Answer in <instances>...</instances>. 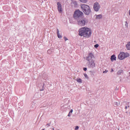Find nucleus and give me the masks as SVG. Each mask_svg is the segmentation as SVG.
<instances>
[{"mask_svg": "<svg viewBox=\"0 0 130 130\" xmlns=\"http://www.w3.org/2000/svg\"><path fill=\"white\" fill-rule=\"evenodd\" d=\"M78 31L79 36L86 38H90L92 35V30L88 27H81L79 28Z\"/></svg>", "mask_w": 130, "mask_h": 130, "instance_id": "obj_1", "label": "nucleus"}, {"mask_svg": "<svg viewBox=\"0 0 130 130\" xmlns=\"http://www.w3.org/2000/svg\"><path fill=\"white\" fill-rule=\"evenodd\" d=\"M81 9L82 12L86 15H89L91 12V10L89 6L85 4H81Z\"/></svg>", "mask_w": 130, "mask_h": 130, "instance_id": "obj_2", "label": "nucleus"}, {"mask_svg": "<svg viewBox=\"0 0 130 130\" xmlns=\"http://www.w3.org/2000/svg\"><path fill=\"white\" fill-rule=\"evenodd\" d=\"M83 13L79 10H76L73 14V17L75 19L81 18L83 16Z\"/></svg>", "mask_w": 130, "mask_h": 130, "instance_id": "obj_3", "label": "nucleus"}, {"mask_svg": "<svg viewBox=\"0 0 130 130\" xmlns=\"http://www.w3.org/2000/svg\"><path fill=\"white\" fill-rule=\"evenodd\" d=\"M128 57H129V54L128 53H125L124 52H121L118 55V58L121 60H123Z\"/></svg>", "mask_w": 130, "mask_h": 130, "instance_id": "obj_4", "label": "nucleus"}, {"mask_svg": "<svg viewBox=\"0 0 130 130\" xmlns=\"http://www.w3.org/2000/svg\"><path fill=\"white\" fill-rule=\"evenodd\" d=\"M101 8L100 5L99 3L95 2L93 5V9L95 12H98Z\"/></svg>", "mask_w": 130, "mask_h": 130, "instance_id": "obj_5", "label": "nucleus"}, {"mask_svg": "<svg viewBox=\"0 0 130 130\" xmlns=\"http://www.w3.org/2000/svg\"><path fill=\"white\" fill-rule=\"evenodd\" d=\"M94 56L93 55V54L92 53H90L88 54L87 57H86V60H87L89 62H90L91 61H93V60L92 59V58H94Z\"/></svg>", "mask_w": 130, "mask_h": 130, "instance_id": "obj_6", "label": "nucleus"}, {"mask_svg": "<svg viewBox=\"0 0 130 130\" xmlns=\"http://www.w3.org/2000/svg\"><path fill=\"white\" fill-rule=\"evenodd\" d=\"M85 20L81 18V19H78V23L80 26H84L85 25Z\"/></svg>", "mask_w": 130, "mask_h": 130, "instance_id": "obj_7", "label": "nucleus"}, {"mask_svg": "<svg viewBox=\"0 0 130 130\" xmlns=\"http://www.w3.org/2000/svg\"><path fill=\"white\" fill-rule=\"evenodd\" d=\"M57 9L60 13H61L63 11L62 5L60 2H57Z\"/></svg>", "mask_w": 130, "mask_h": 130, "instance_id": "obj_8", "label": "nucleus"}, {"mask_svg": "<svg viewBox=\"0 0 130 130\" xmlns=\"http://www.w3.org/2000/svg\"><path fill=\"white\" fill-rule=\"evenodd\" d=\"M88 66L90 68H94L95 67V63H94V61L92 60L89 62Z\"/></svg>", "mask_w": 130, "mask_h": 130, "instance_id": "obj_9", "label": "nucleus"}, {"mask_svg": "<svg viewBox=\"0 0 130 130\" xmlns=\"http://www.w3.org/2000/svg\"><path fill=\"white\" fill-rule=\"evenodd\" d=\"M110 59L111 60V61H113L116 60L117 57L115 55H113L111 56Z\"/></svg>", "mask_w": 130, "mask_h": 130, "instance_id": "obj_10", "label": "nucleus"}, {"mask_svg": "<svg viewBox=\"0 0 130 130\" xmlns=\"http://www.w3.org/2000/svg\"><path fill=\"white\" fill-rule=\"evenodd\" d=\"M103 17V16L102 14H99V15H96V18L97 19H102Z\"/></svg>", "mask_w": 130, "mask_h": 130, "instance_id": "obj_11", "label": "nucleus"}, {"mask_svg": "<svg viewBox=\"0 0 130 130\" xmlns=\"http://www.w3.org/2000/svg\"><path fill=\"white\" fill-rule=\"evenodd\" d=\"M127 50H130V42L126 45Z\"/></svg>", "mask_w": 130, "mask_h": 130, "instance_id": "obj_12", "label": "nucleus"}, {"mask_svg": "<svg viewBox=\"0 0 130 130\" xmlns=\"http://www.w3.org/2000/svg\"><path fill=\"white\" fill-rule=\"evenodd\" d=\"M79 1L82 3L86 4L88 2V0H79Z\"/></svg>", "mask_w": 130, "mask_h": 130, "instance_id": "obj_13", "label": "nucleus"}, {"mask_svg": "<svg viewBox=\"0 0 130 130\" xmlns=\"http://www.w3.org/2000/svg\"><path fill=\"white\" fill-rule=\"evenodd\" d=\"M57 36H58V38L61 39V38H62V36H61V35H60V34H59V30H58V29H57Z\"/></svg>", "mask_w": 130, "mask_h": 130, "instance_id": "obj_14", "label": "nucleus"}, {"mask_svg": "<svg viewBox=\"0 0 130 130\" xmlns=\"http://www.w3.org/2000/svg\"><path fill=\"white\" fill-rule=\"evenodd\" d=\"M76 81H77V82H78L79 83H82V80L80 78L76 79Z\"/></svg>", "mask_w": 130, "mask_h": 130, "instance_id": "obj_15", "label": "nucleus"}, {"mask_svg": "<svg viewBox=\"0 0 130 130\" xmlns=\"http://www.w3.org/2000/svg\"><path fill=\"white\" fill-rule=\"evenodd\" d=\"M122 72H123V71H121V70L118 71V72H117V74H118V75H120V74H121Z\"/></svg>", "mask_w": 130, "mask_h": 130, "instance_id": "obj_16", "label": "nucleus"}, {"mask_svg": "<svg viewBox=\"0 0 130 130\" xmlns=\"http://www.w3.org/2000/svg\"><path fill=\"white\" fill-rule=\"evenodd\" d=\"M118 105H119V103H118L115 102V103H114V106H115V107H118Z\"/></svg>", "mask_w": 130, "mask_h": 130, "instance_id": "obj_17", "label": "nucleus"}, {"mask_svg": "<svg viewBox=\"0 0 130 130\" xmlns=\"http://www.w3.org/2000/svg\"><path fill=\"white\" fill-rule=\"evenodd\" d=\"M99 47V44H96L94 46V48H98Z\"/></svg>", "mask_w": 130, "mask_h": 130, "instance_id": "obj_18", "label": "nucleus"}, {"mask_svg": "<svg viewBox=\"0 0 130 130\" xmlns=\"http://www.w3.org/2000/svg\"><path fill=\"white\" fill-rule=\"evenodd\" d=\"M84 76L86 78H88V75L86 74H84Z\"/></svg>", "mask_w": 130, "mask_h": 130, "instance_id": "obj_19", "label": "nucleus"}, {"mask_svg": "<svg viewBox=\"0 0 130 130\" xmlns=\"http://www.w3.org/2000/svg\"><path fill=\"white\" fill-rule=\"evenodd\" d=\"M50 125H51V123H50V122L49 123H48V124L46 125L47 127H48L49 126H50Z\"/></svg>", "mask_w": 130, "mask_h": 130, "instance_id": "obj_20", "label": "nucleus"}, {"mask_svg": "<svg viewBox=\"0 0 130 130\" xmlns=\"http://www.w3.org/2000/svg\"><path fill=\"white\" fill-rule=\"evenodd\" d=\"M79 129V126H76L75 128V130H78Z\"/></svg>", "mask_w": 130, "mask_h": 130, "instance_id": "obj_21", "label": "nucleus"}, {"mask_svg": "<svg viewBox=\"0 0 130 130\" xmlns=\"http://www.w3.org/2000/svg\"><path fill=\"white\" fill-rule=\"evenodd\" d=\"M73 112V110L71 109V110H70V112H69V114H72Z\"/></svg>", "mask_w": 130, "mask_h": 130, "instance_id": "obj_22", "label": "nucleus"}, {"mask_svg": "<svg viewBox=\"0 0 130 130\" xmlns=\"http://www.w3.org/2000/svg\"><path fill=\"white\" fill-rule=\"evenodd\" d=\"M64 40H65V41H67L68 40V39L66 38V37H64Z\"/></svg>", "mask_w": 130, "mask_h": 130, "instance_id": "obj_23", "label": "nucleus"}, {"mask_svg": "<svg viewBox=\"0 0 130 130\" xmlns=\"http://www.w3.org/2000/svg\"><path fill=\"white\" fill-rule=\"evenodd\" d=\"M87 68H83V70L84 71H87Z\"/></svg>", "mask_w": 130, "mask_h": 130, "instance_id": "obj_24", "label": "nucleus"}, {"mask_svg": "<svg viewBox=\"0 0 130 130\" xmlns=\"http://www.w3.org/2000/svg\"><path fill=\"white\" fill-rule=\"evenodd\" d=\"M114 72L113 69H111V72L112 73V72Z\"/></svg>", "mask_w": 130, "mask_h": 130, "instance_id": "obj_25", "label": "nucleus"}, {"mask_svg": "<svg viewBox=\"0 0 130 130\" xmlns=\"http://www.w3.org/2000/svg\"><path fill=\"white\" fill-rule=\"evenodd\" d=\"M108 72V71L105 70V71L103 72V73H107Z\"/></svg>", "mask_w": 130, "mask_h": 130, "instance_id": "obj_26", "label": "nucleus"}, {"mask_svg": "<svg viewBox=\"0 0 130 130\" xmlns=\"http://www.w3.org/2000/svg\"><path fill=\"white\" fill-rule=\"evenodd\" d=\"M71 116V113H69V114H68V117H70Z\"/></svg>", "mask_w": 130, "mask_h": 130, "instance_id": "obj_27", "label": "nucleus"}, {"mask_svg": "<svg viewBox=\"0 0 130 130\" xmlns=\"http://www.w3.org/2000/svg\"><path fill=\"white\" fill-rule=\"evenodd\" d=\"M127 25V22L126 21V22H125V25Z\"/></svg>", "mask_w": 130, "mask_h": 130, "instance_id": "obj_28", "label": "nucleus"}, {"mask_svg": "<svg viewBox=\"0 0 130 130\" xmlns=\"http://www.w3.org/2000/svg\"><path fill=\"white\" fill-rule=\"evenodd\" d=\"M128 13H129V15H130V10H129Z\"/></svg>", "mask_w": 130, "mask_h": 130, "instance_id": "obj_29", "label": "nucleus"}, {"mask_svg": "<svg viewBox=\"0 0 130 130\" xmlns=\"http://www.w3.org/2000/svg\"><path fill=\"white\" fill-rule=\"evenodd\" d=\"M42 130H45V128L42 129Z\"/></svg>", "mask_w": 130, "mask_h": 130, "instance_id": "obj_30", "label": "nucleus"}, {"mask_svg": "<svg viewBox=\"0 0 130 130\" xmlns=\"http://www.w3.org/2000/svg\"><path fill=\"white\" fill-rule=\"evenodd\" d=\"M125 109H127V107H125Z\"/></svg>", "mask_w": 130, "mask_h": 130, "instance_id": "obj_31", "label": "nucleus"}]
</instances>
